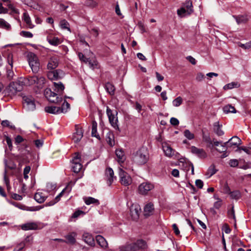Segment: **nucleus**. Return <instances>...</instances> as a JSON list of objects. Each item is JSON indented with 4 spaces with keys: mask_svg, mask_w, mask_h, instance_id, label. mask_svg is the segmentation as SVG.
Masks as SVG:
<instances>
[{
    "mask_svg": "<svg viewBox=\"0 0 251 251\" xmlns=\"http://www.w3.org/2000/svg\"><path fill=\"white\" fill-rule=\"evenodd\" d=\"M23 104L24 108L27 111H33L35 109L34 98L31 96H23Z\"/></svg>",
    "mask_w": 251,
    "mask_h": 251,
    "instance_id": "6e6552de",
    "label": "nucleus"
},
{
    "mask_svg": "<svg viewBox=\"0 0 251 251\" xmlns=\"http://www.w3.org/2000/svg\"><path fill=\"white\" fill-rule=\"evenodd\" d=\"M83 137V131L81 128L77 126H75V132L73 136V139L75 142H78L80 141Z\"/></svg>",
    "mask_w": 251,
    "mask_h": 251,
    "instance_id": "6ab92c4d",
    "label": "nucleus"
},
{
    "mask_svg": "<svg viewBox=\"0 0 251 251\" xmlns=\"http://www.w3.org/2000/svg\"><path fill=\"white\" fill-rule=\"evenodd\" d=\"M183 7H184L187 11V15H189L193 12V5L192 1L190 0L186 1L183 4Z\"/></svg>",
    "mask_w": 251,
    "mask_h": 251,
    "instance_id": "cd10ccee",
    "label": "nucleus"
},
{
    "mask_svg": "<svg viewBox=\"0 0 251 251\" xmlns=\"http://www.w3.org/2000/svg\"><path fill=\"white\" fill-rule=\"evenodd\" d=\"M98 244L103 248H106L108 247V243L106 240L101 235H97L96 237Z\"/></svg>",
    "mask_w": 251,
    "mask_h": 251,
    "instance_id": "b1692460",
    "label": "nucleus"
},
{
    "mask_svg": "<svg viewBox=\"0 0 251 251\" xmlns=\"http://www.w3.org/2000/svg\"><path fill=\"white\" fill-rule=\"evenodd\" d=\"M239 150H242V151H244L245 152H246L248 154H251V152H250L249 149L248 148H246L245 147H238V149H237L236 150V151H238Z\"/></svg>",
    "mask_w": 251,
    "mask_h": 251,
    "instance_id": "680f3d73",
    "label": "nucleus"
},
{
    "mask_svg": "<svg viewBox=\"0 0 251 251\" xmlns=\"http://www.w3.org/2000/svg\"><path fill=\"white\" fill-rule=\"evenodd\" d=\"M1 124L3 126H9L10 128H15L14 126L9 125L10 122L8 120H4L2 121Z\"/></svg>",
    "mask_w": 251,
    "mask_h": 251,
    "instance_id": "052dcab7",
    "label": "nucleus"
},
{
    "mask_svg": "<svg viewBox=\"0 0 251 251\" xmlns=\"http://www.w3.org/2000/svg\"><path fill=\"white\" fill-rule=\"evenodd\" d=\"M191 151L201 159H204L207 156L206 152L203 149L198 148L195 146L191 147Z\"/></svg>",
    "mask_w": 251,
    "mask_h": 251,
    "instance_id": "2eb2a0df",
    "label": "nucleus"
},
{
    "mask_svg": "<svg viewBox=\"0 0 251 251\" xmlns=\"http://www.w3.org/2000/svg\"><path fill=\"white\" fill-rule=\"evenodd\" d=\"M106 140L107 143L111 147H112L114 145L115 142H114V135L112 133L108 132L107 133L106 136Z\"/></svg>",
    "mask_w": 251,
    "mask_h": 251,
    "instance_id": "473e14b6",
    "label": "nucleus"
},
{
    "mask_svg": "<svg viewBox=\"0 0 251 251\" xmlns=\"http://www.w3.org/2000/svg\"><path fill=\"white\" fill-rule=\"evenodd\" d=\"M203 139L209 145H212V141L209 136L203 135Z\"/></svg>",
    "mask_w": 251,
    "mask_h": 251,
    "instance_id": "4d7b16f0",
    "label": "nucleus"
},
{
    "mask_svg": "<svg viewBox=\"0 0 251 251\" xmlns=\"http://www.w3.org/2000/svg\"><path fill=\"white\" fill-rule=\"evenodd\" d=\"M45 111L49 113L57 114L60 113V107L53 106H46L45 107Z\"/></svg>",
    "mask_w": 251,
    "mask_h": 251,
    "instance_id": "412c9836",
    "label": "nucleus"
},
{
    "mask_svg": "<svg viewBox=\"0 0 251 251\" xmlns=\"http://www.w3.org/2000/svg\"><path fill=\"white\" fill-rule=\"evenodd\" d=\"M92 136L98 139H100V137L97 132V123L95 121H93L92 123Z\"/></svg>",
    "mask_w": 251,
    "mask_h": 251,
    "instance_id": "c756f323",
    "label": "nucleus"
},
{
    "mask_svg": "<svg viewBox=\"0 0 251 251\" xmlns=\"http://www.w3.org/2000/svg\"><path fill=\"white\" fill-rule=\"evenodd\" d=\"M149 158L148 150L145 147L140 148L137 152L134 157V161L139 164H145Z\"/></svg>",
    "mask_w": 251,
    "mask_h": 251,
    "instance_id": "20e7f679",
    "label": "nucleus"
},
{
    "mask_svg": "<svg viewBox=\"0 0 251 251\" xmlns=\"http://www.w3.org/2000/svg\"><path fill=\"white\" fill-rule=\"evenodd\" d=\"M60 25L62 29H67L69 31H70V29L69 27V24L66 20H61L60 23Z\"/></svg>",
    "mask_w": 251,
    "mask_h": 251,
    "instance_id": "c03bdc74",
    "label": "nucleus"
},
{
    "mask_svg": "<svg viewBox=\"0 0 251 251\" xmlns=\"http://www.w3.org/2000/svg\"><path fill=\"white\" fill-rule=\"evenodd\" d=\"M141 211V207L138 204H132L130 207V214L131 218L134 221L138 220Z\"/></svg>",
    "mask_w": 251,
    "mask_h": 251,
    "instance_id": "f8f14e48",
    "label": "nucleus"
},
{
    "mask_svg": "<svg viewBox=\"0 0 251 251\" xmlns=\"http://www.w3.org/2000/svg\"><path fill=\"white\" fill-rule=\"evenodd\" d=\"M107 184L110 186L116 177L114 176V171L111 168H107L105 172Z\"/></svg>",
    "mask_w": 251,
    "mask_h": 251,
    "instance_id": "dca6fc26",
    "label": "nucleus"
},
{
    "mask_svg": "<svg viewBox=\"0 0 251 251\" xmlns=\"http://www.w3.org/2000/svg\"><path fill=\"white\" fill-rule=\"evenodd\" d=\"M184 135L188 140H192L195 137L194 134L191 133L188 129H186L184 130Z\"/></svg>",
    "mask_w": 251,
    "mask_h": 251,
    "instance_id": "49530a36",
    "label": "nucleus"
},
{
    "mask_svg": "<svg viewBox=\"0 0 251 251\" xmlns=\"http://www.w3.org/2000/svg\"><path fill=\"white\" fill-rule=\"evenodd\" d=\"M195 184L196 186L199 189L202 188L203 186V181L201 179H197L195 182Z\"/></svg>",
    "mask_w": 251,
    "mask_h": 251,
    "instance_id": "6e6d98bb",
    "label": "nucleus"
},
{
    "mask_svg": "<svg viewBox=\"0 0 251 251\" xmlns=\"http://www.w3.org/2000/svg\"><path fill=\"white\" fill-rule=\"evenodd\" d=\"M80 154L77 152L75 153L72 160V169L75 173H78L82 167V165L80 163Z\"/></svg>",
    "mask_w": 251,
    "mask_h": 251,
    "instance_id": "9d476101",
    "label": "nucleus"
},
{
    "mask_svg": "<svg viewBox=\"0 0 251 251\" xmlns=\"http://www.w3.org/2000/svg\"><path fill=\"white\" fill-rule=\"evenodd\" d=\"M214 131L218 136H222L224 133V131L221 129V126L219 125L218 122L214 123Z\"/></svg>",
    "mask_w": 251,
    "mask_h": 251,
    "instance_id": "7c9ffc66",
    "label": "nucleus"
},
{
    "mask_svg": "<svg viewBox=\"0 0 251 251\" xmlns=\"http://www.w3.org/2000/svg\"><path fill=\"white\" fill-rule=\"evenodd\" d=\"M170 123L174 126H178L179 124V121L176 118L172 117L170 119Z\"/></svg>",
    "mask_w": 251,
    "mask_h": 251,
    "instance_id": "13d9d810",
    "label": "nucleus"
},
{
    "mask_svg": "<svg viewBox=\"0 0 251 251\" xmlns=\"http://www.w3.org/2000/svg\"><path fill=\"white\" fill-rule=\"evenodd\" d=\"M173 230L174 231V232L176 235H178L180 234V231L179 230V229L177 226V225L176 224H174L172 226Z\"/></svg>",
    "mask_w": 251,
    "mask_h": 251,
    "instance_id": "69168bd1",
    "label": "nucleus"
},
{
    "mask_svg": "<svg viewBox=\"0 0 251 251\" xmlns=\"http://www.w3.org/2000/svg\"><path fill=\"white\" fill-rule=\"evenodd\" d=\"M223 192L225 194H230V193L231 192H230V188L227 184L224 185V186L223 187Z\"/></svg>",
    "mask_w": 251,
    "mask_h": 251,
    "instance_id": "e2e57ef3",
    "label": "nucleus"
},
{
    "mask_svg": "<svg viewBox=\"0 0 251 251\" xmlns=\"http://www.w3.org/2000/svg\"><path fill=\"white\" fill-rule=\"evenodd\" d=\"M154 185L149 182H145L141 183L138 187L139 193L143 195L148 194V192L153 189Z\"/></svg>",
    "mask_w": 251,
    "mask_h": 251,
    "instance_id": "9b49d317",
    "label": "nucleus"
},
{
    "mask_svg": "<svg viewBox=\"0 0 251 251\" xmlns=\"http://www.w3.org/2000/svg\"><path fill=\"white\" fill-rule=\"evenodd\" d=\"M182 98L181 97H178L173 100L172 103L174 106L178 107L182 103Z\"/></svg>",
    "mask_w": 251,
    "mask_h": 251,
    "instance_id": "58836bf2",
    "label": "nucleus"
},
{
    "mask_svg": "<svg viewBox=\"0 0 251 251\" xmlns=\"http://www.w3.org/2000/svg\"><path fill=\"white\" fill-rule=\"evenodd\" d=\"M232 199H238L240 197V193L239 191H234L230 193Z\"/></svg>",
    "mask_w": 251,
    "mask_h": 251,
    "instance_id": "09e8293b",
    "label": "nucleus"
},
{
    "mask_svg": "<svg viewBox=\"0 0 251 251\" xmlns=\"http://www.w3.org/2000/svg\"><path fill=\"white\" fill-rule=\"evenodd\" d=\"M81 214H84V212L81 210H77L72 216L73 218H76L79 216Z\"/></svg>",
    "mask_w": 251,
    "mask_h": 251,
    "instance_id": "864d4df0",
    "label": "nucleus"
},
{
    "mask_svg": "<svg viewBox=\"0 0 251 251\" xmlns=\"http://www.w3.org/2000/svg\"><path fill=\"white\" fill-rule=\"evenodd\" d=\"M24 138L21 135H18L15 138V144L18 145L24 141Z\"/></svg>",
    "mask_w": 251,
    "mask_h": 251,
    "instance_id": "5fc2aeb1",
    "label": "nucleus"
},
{
    "mask_svg": "<svg viewBox=\"0 0 251 251\" xmlns=\"http://www.w3.org/2000/svg\"><path fill=\"white\" fill-rule=\"evenodd\" d=\"M83 238L86 243L91 246H95V240L92 236L88 233H85L83 235Z\"/></svg>",
    "mask_w": 251,
    "mask_h": 251,
    "instance_id": "4be33fe9",
    "label": "nucleus"
},
{
    "mask_svg": "<svg viewBox=\"0 0 251 251\" xmlns=\"http://www.w3.org/2000/svg\"><path fill=\"white\" fill-rule=\"evenodd\" d=\"M115 153L118 158V161L119 163H123L126 159V157L122 150H116Z\"/></svg>",
    "mask_w": 251,
    "mask_h": 251,
    "instance_id": "a878e982",
    "label": "nucleus"
},
{
    "mask_svg": "<svg viewBox=\"0 0 251 251\" xmlns=\"http://www.w3.org/2000/svg\"><path fill=\"white\" fill-rule=\"evenodd\" d=\"M7 62L10 66V68H7V76L9 78H12L14 75V73L12 71L13 68V55L9 53L7 55Z\"/></svg>",
    "mask_w": 251,
    "mask_h": 251,
    "instance_id": "f3484780",
    "label": "nucleus"
},
{
    "mask_svg": "<svg viewBox=\"0 0 251 251\" xmlns=\"http://www.w3.org/2000/svg\"><path fill=\"white\" fill-rule=\"evenodd\" d=\"M147 245L144 240L139 239L134 243L126 244L121 246L119 248L120 251H138L145 250L147 248Z\"/></svg>",
    "mask_w": 251,
    "mask_h": 251,
    "instance_id": "7ed1b4c3",
    "label": "nucleus"
},
{
    "mask_svg": "<svg viewBox=\"0 0 251 251\" xmlns=\"http://www.w3.org/2000/svg\"><path fill=\"white\" fill-rule=\"evenodd\" d=\"M85 203L87 205H90L91 204H96L97 205L100 204L98 200L92 197H86L84 198Z\"/></svg>",
    "mask_w": 251,
    "mask_h": 251,
    "instance_id": "2f4dec72",
    "label": "nucleus"
},
{
    "mask_svg": "<svg viewBox=\"0 0 251 251\" xmlns=\"http://www.w3.org/2000/svg\"><path fill=\"white\" fill-rule=\"evenodd\" d=\"M86 4L87 5H89V6H90L92 7H94L96 5V2L95 1H94L93 0H87L86 1Z\"/></svg>",
    "mask_w": 251,
    "mask_h": 251,
    "instance_id": "338daca9",
    "label": "nucleus"
},
{
    "mask_svg": "<svg viewBox=\"0 0 251 251\" xmlns=\"http://www.w3.org/2000/svg\"><path fill=\"white\" fill-rule=\"evenodd\" d=\"M76 234L75 233H71L66 236V238L70 243L74 244L75 242V236Z\"/></svg>",
    "mask_w": 251,
    "mask_h": 251,
    "instance_id": "ea45409f",
    "label": "nucleus"
},
{
    "mask_svg": "<svg viewBox=\"0 0 251 251\" xmlns=\"http://www.w3.org/2000/svg\"><path fill=\"white\" fill-rule=\"evenodd\" d=\"M228 216L229 218H232L235 221L236 219L235 211L234 210V207H232L231 209L228 211Z\"/></svg>",
    "mask_w": 251,
    "mask_h": 251,
    "instance_id": "8fccbe9b",
    "label": "nucleus"
},
{
    "mask_svg": "<svg viewBox=\"0 0 251 251\" xmlns=\"http://www.w3.org/2000/svg\"><path fill=\"white\" fill-rule=\"evenodd\" d=\"M119 175L122 185L128 186L131 183L132 179L130 176L121 168L119 169Z\"/></svg>",
    "mask_w": 251,
    "mask_h": 251,
    "instance_id": "1a4fd4ad",
    "label": "nucleus"
},
{
    "mask_svg": "<svg viewBox=\"0 0 251 251\" xmlns=\"http://www.w3.org/2000/svg\"><path fill=\"white\" fill-rule=\"evenodd\" d=\"M23 20L28 28H32L34 27V25L31 23L30 18L27 12H25L23 14Z\"/></svg>",
    "mask_w": 251,
    "mask_h": 251,
    "instance_id": "bb28decb",
    "label": "nucleus"
},
{
    "mask_svg": "<svg viewBox=\"0 0 251 251\" xmlns=\"http://www.w3.org/2000/svg\"><path fill=\"white\" fill-rule=\"evenodd\" d=\"M204 77V75L202 73L197 74L196 79L198 81H201Z\"/></svg>",
    "mask_w": 251,
    "mask_h": 251,
    "instance_id": "0e129e2a",
    "label": "nucleus"
},
{
    "mask_svg": "<svg viewBox=\"0 0 251 251\" xmlns=\"http://www.w3.org/2000/svg\"><path fill=\"white\" fill-rule=\"evenodd\" d=\"M20 35L21 36L27 38H32L33 37V34H32V33L26 31H22L20 33Z\"/></svg>",
    "mask_w": 251,
    "mask_h": 251,
    "instance_id": "3c124183",
    "label": "nucleus"
},
{
    "mask_svg": "<svg viewBox=\"0 0 251 251\" xmlns=\"http://www.w3.org/2000/svg\"><path fill=\"white\" fill-rule=\"evenodd\" d=\"M6 173H7V171H6V170H5L4 177H4V181L6 186L7 191H9L11 189V187L10 186V181L6 175Z\"/></svg>",
    "mask_w": 251,
    "mask_h": 251,
    "instance_id": "a18cd8bd",
    "label": "nucleus"
},
{
    "mask_svg": "<svg viewBox=\"0 0 251 251\" xmlns=\"http://www.w3.org/2000/svg\"><path fill=\"white\" fill-rule=\"evenodd\" d=\"M238 24L246 23L248 21V18L246 15L233 16Z\"/></svg>",
    "mask_w": 251,
    "mask_h": 251,
    "instance_id": "c85d7f7f",
    "label": "nucleus"
},
{
    "mask_svg": "<svg viewBox=\"0 0 251 251\" xmlns=\"http://www.w3.org/2000/svg\"><path fill=\"white\" fill-rule=\"evenodd\" d=\"M78 56L80 60L84 63L87 64L89 61V59L85 57V56L81 52L78 53Z\"/></svg>",
    "mask_w": 251,
    "mask_h": 251,
    "instance_id": "de8ad7c7",
    "label": "nucleus"
},
{
    "mask_svg": "<svg viewBox=\"0 0 251 251\" xmlns=\"http://www.w3.org/2000/svg\"><path fill=\"white\" fill-rule=\"evenodd\" d=\"M186 59L193 65L196 64V59L191 56H188L186 57Z\"/></svg>",
    "mask_w": 251,
    "mask_h": 251,
    "instance_id": "774afa93",
    "label": "nucleus"
},
{
    "mask_svg": "<svg viewBox=\"0 0 251 251\" xmlns=\"http://www.w3.org/2000/svg\"><path fill=\"white\" fill-rule=\"evenodd\" d=\"M21 228L24 230H35L37 229L38 226L35 223H27L22 225Z\"/></svg>",
    "mask_w": 251,
    "mask_h": 251,
    "instance_id": "5701e85b",
    "label": "nucleus"
},
{
    "mask_svg": "<svg viewBox=\"0 0 251 251\" xmlns=\"http://www.w3.org/2000/svg\"><path fill=\"white\" fill-rule=\"evenodd\" d=\"M24 80L10 83L4 91L5 96L11 98L14 97L18 92L22 90L23 83H26L29 85L37 84L41 86L45 82V77L40 75L29 76Z\"/></svg>",
    "mask_w": 251,
    "mask_h": 251,
    "instance_id": "f257e3e1",
    "label": "nucleus"
},
{
    "mask_svg": "<svg viewBox=\"0 0 251 251\" xmlns=\"http://www.w3.org/2000/svg\"><path fill=\"white\" fill-rule=\"evenodd\" d=\"M221 147L222 148V150L218 149V148H217L216 149V150L220 153L223 152V154L221 155V158H224L228 155L226 152V150L228 148L227 146L224 144L221 145Z\"/></svg>",
    "mask_w": 251,
    "mask_h": 251,
    "instance_id": "c9c22d12",
    "label": "nucleus"
},
{
    "mask_svg": "<svg viewBox=\"0 0 251 251\" xmlns=\"http://www.w3.org/2000/svg\"><path fill=\"white\" fill-rule=\"evenodd\" d=\"M223 111L225 113H236V110L235 109L234 107L232 106L230 104H228L226 105H225L223 108Z\"/></svg>",
    "mask_w": 251,
    "mask_h": 251,
    "instance_id": "72a5a7b5",
    "label": "nucleus"
},
{
    "mask_svg": "<svg viewBox=\"0 0 251 251\" xmlns=\"http://www.w3.org/2000/svg\"><path fill=\"white\" fill-rule=\"evenodd\" d=\"M162 149L165 155L169 158H178L179 154L167 143L164 142L162 144Z\"/></svg>",
    "mask_w": 251,
    "mask_h": 251,
    "instance_id": "0eeeda50",
    "label": "nucleus"
},
{
    "mask_svg": "<svg viewBox=\"0 0 251 251\" xmlns=\"http://www.w3.org/2000/svg\"><path fill=\"white\" fill-rule=\"evenodd\" d=\"M154 205L152 203L149 202L144 207V215L149 216L152 215L154 211Z\"/></svg>",
    "mask_w": 251,
    "mask_h": 251,
    "instance_id": "aec40b11",
    "label": "nucleus"
},
{
    "mask_svg": "<svg viewBox=\"0 0 251 251\" xmlns=\"http://www.w3.org/2000/svg\"><path fill=\"white\" fill-rule=\"evenodd\" d=\"M0 27L9 30L10 29V25L2 19H0Z\"/></svg>",
    "mask_w": 251,
    "mask_h": 251,
    "instance_id": "a19ab883",
    "label": "nucleus"
},
{
    "mask_svg": "<svg viewBox=\"0 0 251 251\" xmlns=\"http://www.w3.org/2000/svg\"><path fill=\"white\" fill-rule=\"evenodd\" d=\"M217 171L218 170L215 168V166L214 164H212L210 166L207 170V174L209 175V176H211L215 174Z\"/></svg>",
    "mask_w": 251,
    "mask_h": 251,
    "instance_id": "4c0bfd02",
    "label": "nucleus"
},
{
    "mask_svg": "<svg viewBox=\"0 0 251 251\" xmlns=\"http://www.w3.org/2000/svg\"><path fill=\"white\" fill-rule=\"evenodd\" d=\"M105 88L110 95H113L114 94L115 87L111 83L109 82L106 83Z\"/></svg>",
    "mask_w": 251,
    "mask_h": 251,
    "instance_id": "f704fd0d",
    "label": "nucleus"
},
{
    "mask_svg": "<svg viewBox=\"0 0 251 251\" xmlns=\"http://www.w3.org/2000/svg\"><path fill=\"white\" fill-rule=\"evenodd\" d=\"M106 114L111 126L115 129L119 130L118 125V120L117 116L118 114L117 111L115 110L114 112H113L109 107L107 106L106 108Z\"/></svg>",
    "mask_w": 251,
    "mask_h": 251,
    "instance_id": "39448f33",
    "label": "nucleus"
},
{
    "mask_svg": "<svg viewBox=\"0 0 251 251\" xmlns=\"http://www.w3.org/2000/svg\"><path fill=\"white\" fill-rule=\"evenodd\" d=\"M48 40L50 44L53 46H57L60 43L59 39L55 37L51 39H48Z\"/></svg>",
    "mask_w": 251,
    "mask_h": 251,
    "instance_id": "37998d69",
    "label": "nucleus"
},
{
    "mask_svg": "<svg viewBox=\"0 0 251 251\" xmlns=\"http://www.w3.org/2000/svg\"><path fill=\"white\" fill-rule=\"evenodd\" d=\"M177 14L179 17L182 18L187 15V11L184 7H182L177 10Z\"/></svg>",
    "mask_w": 251,
    "mask_h": 251,
    "instance_id": "79ce46f5",
    "label": "nucleus"
},
{
    "mask_svg": "<svg viewBox=\"0 0 251 251\" xmlns=\"http://www.w3.org/2000/svg\"><path fill=\"white\" fill-rule=\"evenodd\" d=\"M64 75V73L61 70L50 71L48 74V77L50 80L61 79Z\"/></svg>",
    "mask_w": 251,
    "mask_h": 251,
    "instance_id": "4468645a",
    "label": "nucleus"
},
{
    "mask_svg": "<svg viewBox=\"0 0 251 251\" xmlns=\"http://www.w3.org/2000/svg\"><path fill=\"white\" fill-rule=\"evenodd\" d=\"M47 196L43 192H37L34 195V199L38 203H41L45 201Z\"/></svg>",
    "mask_w": 251,
    "mask_h": 251,
    "instance_id": "393cba45",
    "label": "nucleus"
},
{
    "mask_svg": "<svg viewBox=\"0 0 251 251\" xmlns=\"http://www.w3.org/2000/svg\"><path fill=\"white\" fill-rule=\"evenodd\" d=\"M58 65V58L57 56H54L50 58L47 65V68L49 70H53Z\"/></svg>",
    "mask_w": 251,
    "mask_h": 251,
    "instance_id": "a211bd4d",
    "label": "nucleus"
},
{
    "mask_svg": "<svg viewBox=\"0 0 251 251\" xmlns=\"http://www.w3.org/2000/svg\"><path fill=\"white\" fill-rule=\"evenodd\" d=\"M69 109H70L69 103L66 100H64L60 107V113H66Z\"/></svg>",
    "mask_w": 251,
    "mask_h": 251,
    "instance_id": "e433bc0d",
    "label": "nucleus"
},
{
    "mask_svg": "<svg viewBox=\"0 0 251 251\" xmlns=\"http://www.w3.org/2000/svg\"><path fill=\"white\" fill-rule=\"evenodd\" d=\"M229 164L231 167H235L238 165V161L237 159H231Z\"/></svg>",
    "mask_w": 251,
    "mask_h": 251,
    "instance_id": "bf43d9fd",
    "label": "nucleus"
},
{
    "mask_svg": "<svg viewBox=\"0 0 251 251\" xmlns=\"http://www.w3.org/2000/svg\"><path fill=\"white\" fill-rule=\"evenodd\" d=\"M89 65V66L92 69H94L97 67V66L98 65V62L96 60H92L89 59V61L88 63Z\"/></svg>",
    "mask_w": 251,
    "mask_h": 251,
    "instance_id": "603ef678",
    "label": "nucleus"
},
{
    "mask_svg": "<svg viewBox=\"0 0 251 251\" xmlns=\"http://www.w3.org/2000/svg\"><path fill=\"white\" fill-rule=\"evenodd\" d=\"M242 141L237 136H234L228 140V141L224 143V145H225L228 148H234L237 147L238 149L239 146L241 145Z\"/></svg>",
    "mask_w": 251,
    "mask_h": 251,
    "instance_id": "ddd939ff",
    "label": "nucleus"
},
{
    "mask_svg": "<svg viewBox=\"0 0 251 251\" xmlns=\"http://www.w3.org/2000/svg\"><path fill=\"white\" fill-rule=\"evenodd\" d=\"M28 63L33 73H36L39 70L40 63L37 56L33 53L28 54Z\"/></svg>",
    "mask_w": 251,
    "mask_h": 251,
    "instance_id": "423d86ee",
    "label": "nucleus"
},
{
    "mask_svg": "<svg viewBox=\"0 0 251 251\" xmlns=\"http://www.w3.org/2000/svg\"><path fill=\"white\" fill-rule=\"evenodd\" d=\"M64 86L62 83L54 82L53 90L52 91L50 88H47L45 90L44 94L48 100L52 103H59L62 101V98L60 96L64 90Z\"/></svg>",
    "mask_w": 251,
    "mask_h": 251,
    "instance_id": "f03ea898",
    "label": "nucleus"
}]
</instances>
